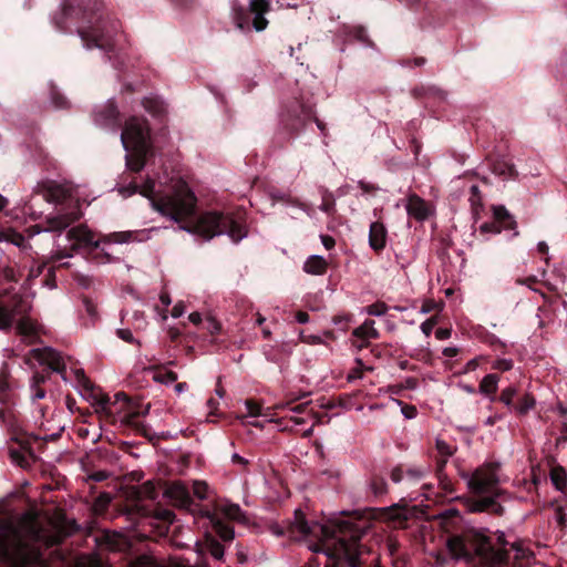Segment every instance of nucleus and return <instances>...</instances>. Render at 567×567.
Listing matches in <instances>:
<instances>
[{
    "instance_id": "1",
    "label": "nucleus",
    "mask_w": 567,
    "mask_h": 567,
    "mask_svg": "<svg viewBox=\"0 0 567 567\" xmlns=\"http://www.w3.org/2000/svg\"><path fill=\"white\" fill-rule=\"evenodd\" d=\"M140 192L151 200L152 207L163 216L171 217L179 224V228L187 233L198 235L205 239L227 234L233 243L238 244L248 235L246 212L208 210L196 216L197 197L186 183L175 186L172 194L154 196L155 182L148 178L138 187L133 183L127 188L120 189L123 195Z\"/></svg>"
},
{
    "instance_id": "2",
    "label": "nucleus",
    "mask_w": 567,
    "mask_h": 567,
    "mask_svg": "<svg viewBox=\"0 0 567 567\" xmlns=\"http://www.w3.org/2000/svg\"><path fill=\"white\" fill-rule=\"evenodd\" d=\"M365 528L357 523L338 519L331 525L318 522L309 523L300 509L289 524L291 538H315L309 548L326 555L324 567H370L371 550L361 544Z\"/></svg>"
},
{
    "instance_id": "3",
    "label": "nucleus",
    "mask_w": 567,
    "mask_h": 567,
    "mask_svg": "<svg viewBox=\"0 0 567 567\" xmlns=\"http://www.w3.org/2000/svg\"><path fill=\"white\" fill-rule=\"evenodd\" d=\"M102 0H63L61 9L52 17L59 31L71 32V24L78 23L76 32L86 49L104 51L115 68H120L116 53L121 24L104 14Z\"/></svg>"
},
{
    "instance_id": "4",
    "label": "nucleus",
    "mask_w": 567,
    "mask_h": 567,
    "mask_svg": "<svg viewBox=\"0 0 567 567\" xmlns=\"http://www.w3.org/2000/svg\"><path fill=\"white\" fill-rule=\"evenodd\" d=\"M63 540L60 532L37 519L0 523V564L3 567H47L45 551Z\"/></svg>"
},
{
    "instance_id": "5",
    "label": "nucleus",
    "mask_w": 567,
    "mask_h": 567,
    "mask_svg": "<svg viewBox=\"0 0 567 567\" xmlns=\"http://www.w3.org/2000/svg\"><path fill=\"white\" fill-rule=\"evenodd\" d=\"M499 548H495L488 536L476 528H463L450 533L446 537V548L455 560H464L467 564L476 561L487 567H504L509 564L508 542L502 534L497 538Z\"/></svg>"
},
{
    "instance_id": "6",
    "label": "nucleus",
    "mask_w": 567,
    "mask_h": 567,
    "mask_svg": "<svg viewBox=\"0 0 567 567\" xmlns=\"http://www.w3.org/2000/svg\"><path fill=\"white\" fill-rule=\"evenodd\" d=\"M121 141L128 153L125 157L127 168L134 173L141 172L145 166L146 157L153 154L147 120L130 117L123 127Z\"/></svg>"
},
{
    "instance_id": "7",
    "label": "nucleus",
    "mask_w": 567,
    "mask_h": 567,
    "mask_svg": "<svg viewBox=\"0 0 567 567\" xmlns=\"http://www.w3.org/2000/svg\"><path fill=\"white\" fill-rule=\"evenodd\" d=\"M270 10L269 0H250L247 8L236 1L231 7V16L235 25L243 32H249L251 29L261 32L268 27L269 22L265 14Z\"/></svg>"
},
{
    "instance_id": "8",
    "label": "nucleus",
    "mask_w": 567,
    "mask_h": 567,
    "mask_svg": "<svg viewBox=\"0 0 567 567\" xmlns=\"http://www.w3.org/2000/svg\"><path fill=\"white\" fill-rule=\"evenodd\" d=\"M313 116V106L301 99L287 102L280 112V126L288 138L298 135Z\"/></svg>"
},
{
    "instance_id": "9",
    "label": "nucleus",
    "mask_w": 567,
    "mask_h": 567,
    "mask_svg": "<svg viewBox=\"0 0 567 567\" xmlns=\"http://www.w3.org/2000/svg\"><path fill=\"white\" fill-rule=\"evenodd\" d=\"M135 236L133 231H115L103 237V243L124 244L132 240ZM68 239L72 243V248L76 249L81 246L97 249L101 240H95L94 234L85 226H76L71 228L66 234Z\"/></svg>"
},
{
    "instance_id": "10",
    "label": "nucleus",
    "mask_w": 567,
    "mask_h": 567,
    "mask_svg": "<svg viewBox=\"0 0 567 567\" xmlns=\"http://www.w3.org/2000/svg\"><path fill=\"white\" fill-rule=\"evenodd\" d=\"M493 221L483 223L480 226L482 234H499L502 229H516L517 223L515 217L503 205H495L492 207Z\"/></svg>"
},
{
    "instance_id": "11",
    "label": "nucleus",
    "mask_w": 567,
    "mask_h": 567,
    "mask_svg": "<svg viewBox=\"0 0 567 567\" xmlns=\"http://www.w3.org/2000/svg\"><path fill=\"white\" fill-rule=\"evenodd\" d=\"M466 508L470 513H487L495 516L504 514V507L493 496L468 498Z\"/></svg>"
},
{
    "instance_id": "12",
    "label": "nucleus",
    "mask_w": 567,
    "mask_h": 567,
    "mask_svg": "<svg viewBox=\"0 0 567 567\" xmlns=\"http://www.w3.org/2000/svg\"><path fill=\"white\" fill-rule=\"evenodd\" d=\"M498 483L497 477L492 472L476 470L467 480L468 488L476 494L491 492Z\"/></svg>"
},
{
    "instance_id": "13",
    "label": "nucleus",
    "mask_w": 567,
    "mask_h": 567,
    "mask_svg": "<svg viewBox=\"0 0 567 567\" xmlns=\"http://www.w3.org/2000/svg\"><path fill=\"white\" fill-rule=\"evenodd\" d=\"M74 375H75V379H76L79 385L82 388L84 393L87 394V396L93 400L94 404L101 405L103 409H105L106 404L110 403L109 395L97 391V388L85 375V372L83 369H76L74 371Z\"/></svg>"
},
{
    "instance_id": "14",
    "label": "nucleus",
    "mask_w": 567,
    "mask_h": 567,
    "mask_svg": "<svg viewBox=\"0 0 567 567\" xmlns=\"http://www.w3.org/2000/svg\"><path fill=\"white\" fill-rule=\"evenodd\" d=\"M32 354L39 362L48 364L52 371L60 373L63 380H66L65 364L55 350L51 348L33 349Z\"/></svg>"
},
{
    "instance_id": "15",
    "label": "nucleus",
    "mask_w": 567,
    "mask_h": 567,
    "mask_svg": "<svg viewBox=\"0 0 567 567\" xmlns=\"http://www.w3.org/2000/svg\"><path fill=\"white\" fill-rule=\"evenodd\" d=\"M116 401H123L128 409L125 415L122 419V423L135 429L141 432L144 429V425L137 421L140 416H144L148 413L150 406H147L144 411H140L133 406V403L128 395L124 392H118L115 394Z\"/></svg>"
},
{
    "instance_id": "16",
    "label": "nucleus",
    "mask_w": 567,
    "mask_h": 567,
    "mask_svg": "<svg viewBox=\"0 0 567 567\" xmlns=\"http://www.w3.org/2000/svg\"><path fill=\"white\" fill-rule=\"evenodd\" d=\"M120 112L114 102L110 101L94 114V121L97 125L112 127L120 124Z\"/></svg>"
},
{
    "instance_id": "17",
    "label": "nucleus",
    "mask_w": 567,
    "mask_h": 567,
    "mask_svg": "<svg viewBox=\"0 0 567 567\" xmlns=\"http://www.w3.org/2000/svg\"><path fill=\"white\" fill-rule=\"evenodd\" d=\"M388 230L383 223L373 221L369 229V245L371 249L380 254L386 245Z\"/></svg>"
},
{
    "instance_id": "18",
    "label": "nucleus",
    "mask_w": 567,
    "mask_h": 567,
    "mask_svg": "<svg viewBox=\"0 0 567 567\" xmlns=\"http://www.w3.org/2000/svg\"><path fill=\"white\" fill-rule=\"evenodd\" d=\"M435 447L437 451V455L435 456V473L436 475H443L449 458L455 454L457 447L440 439L436 440Z\"/></svg>"
},
{
    "instance_id": "19",
    "label": "nucleus",
    "mask_w": 567,
    "mask_h": 567,
    "mask_svg": "<svg viewBox=\"0 0 567 567\" xmlns=\"http://www.w3.org/2000/svg\"><path fill=\"white\" fill-rule=\"evenodd\" d=\"M406 212L409 216L420 221L427 219L430 215L426 202L416 194H412L409 196Z\"/></svg>"
},
{
    "instance_id": "20",
    "label": "nucleus",
    "mask_w": 567,
    "mask_h": 567,
    "mask_svg": "<svg viewBox=\"0 0 567 567\" xmlns=\"http://www.w3.org/2000/svg\"><path fill=\"white\" fill-rule=\"evenodd\" d=\"M168 496L175 501L176 505L182 508L189 509L194 504L193 497L186 486L181 483L173 484L167 489Z\"/></svg>"
},
{
    "instance_id": "21",
    "label": "nucleus",
    "mask_w": 567,
    "mask_h": 567,
    "mask_svg": "<svg viewBox=\"0 0 567 567\" xmlns=\"http://www.w3.org/2000/svg\"><path fill=\"white\" fill-rule=\"evenodd\" d=\"M43 197L51 203H63L69 197V192L62 185L49 181L41 185Z\"/></svg>"
},
{
    "instance_id": "22",
    "label": "nucleus",
    "mask_w": 567,
    "mask_h": 567,
    "mask_svg": "<svg viewBox=\"0 0 567 567\" xmlns=\"http://www.w3.org/2000/svg\"><path fill=\"white\" fill-rule=\"evenodd\" d=\"M78 219L79 216L73 213L49 216L45 219L47 227L44 229L48 231H62Z\"/></svg>"
},
{
    "instance_id": "23",
    "label": "nucleus",
    "mask_w": 567,
    "mask_h": 567,
    "mask_svg": "<svg viewBox=\"0 0 567 567\" xmlns=\"http://www.w3.org/2000/svg\"><path fill=\"white\" fill-rule=\"evenodd\" d=\"M352 334L363 342L358 346L359 349L365 348L369 346L368 339H378L379 331L374 328L373 320H365L360 327L355 328Z\"/></svg>"
},
{
    "instance_id": "24",
    "label": "nucleus",
    "mask_w": 567,
    "mask_h": 567,
    "mask_svg": "<svg viewBox=\"0 0 567 567\" xmlns=\"http://www.w3.org/2000/svg\"><path fill=\"white\" fill-rule=\"evenodd\" d=\"M499 382V375L496 373H489L485 375L478 385L480 393L492 396V401H495L494 394L497 392Z\"/></svg>"
},
{
    "instance_id": "25",
    "label": "nucleus",
    "mask_w": 567,
    "mask_h": 567,
    "mask_svg": "<svg viewBox=\"0 0 567 567\" xmlns=\"http://www.w3.org/2000/svg\"><path fill=\"white\" fill-rule=\"evenodd\" d=\"M550 481L555 488L561 493H567V471L564 466L556 464L550 468Z\"/></svg>"
},
{
    "instance_id": "26",
    "label": "nucleus",
    "mask_w": 567,
    "mask_h": 567,
    "mask_svg": "<svg viewBox=\"0 0 567 567\" xmlns=\"http://www.w3.org/2000/svg\"><path fill=\"white\" fill-rule=\"evenodd\" d=\"M200 547L202 553H209L217 560H221L224 558V546L212 535H206L205 540Z\"/></svg>"
},
{
    "instance_id": "27",
    "label": "nucleus",
    "mask_w": 567,
    "mask_h": 567,
    "mask_svg": "<svg viewBox=\"0 0 567 567\" xmlns=\"http://www.w3.org/2000/svg\"><path fill=\"white\" fill-rule=\"evenodd\" d=\"M327 260L323 257L317 255L310 256L303 265V270L311 275H323L327 271Z\"/></svg>"
},
{
    "instance_id": "28",
    "label": "nucleus",
    "mask_w": 567,
    "mask_h": 567,
    "mask_svg": "<svg viewBox=\"0 0 567 567\" xmlns=\"http://www.w3.org/2000/svg\"><path fill=\"white\" fill-rule=\"evenodd\" d=\"M493 173L504 178H514L517 175L514 164L505 161L497 159L492 166Z\"/></svg>"
},
{
    "instance_id": "29",
    "label": "nucleus",
    "mask_w": 567,
    "mask_h": 567,
    "mask_svg": "<svg viewBox=\"0 0 567 567\" xmlns=\"http://www.w3.org/2000/svg\"><path fill=\"white\" fill-rule=\"evenodd\" d=\"M536 405V400L532 393H524L516 403H514L513 409L518 415H525L530 410H533Z\"/></svg>"
},
{
    "instance_id": "30",
    "label": "nucleus",
    "mask_w": 567,
    "mask_h": 567,
    "mask_svg": "<svg viewBox=\"0 0 567 567\" xmlns=\"http://www.w3.org/2000/svg\"><path fill=\"white\" fill-rule=\"evenodd\" d=\"M143 106L146 112L155 117H161L166 112L164 102L158 97H145L143 100Z\"/></svg>"
},
{
    "instance_id": "31",
    "label": "nucleus",
    "mask_w": 567,
    "mask_h": 567,
    "mask_svg": "<svg viewBox=\"0 0 567 567\" xmlns=\"http://www.w3.org/2000/svg\"><path fill=\"white\" fill-rule=\"evenodd\" d=\"M20 312L21 311L18 309V306H16L14 309L0 306V328L10 329L14 322L17 313Z\"/></svg>"
},
{
    "instance_id": "32",
    "label": "nucleus",
    "mask_w": 567,
    "mask_h": 567,
    "mask_svg": "<svg viewBox=\"0 0 567 567\" xmlns=\"http://www.w3.org/2000/svg\"><path fill=\"white\" fill-rule=\"evenodd\" d=\"M214 530L224 542H231L235 537L234 528L219 519L214 522Z\"/></svg>"
},
{
    "instance_id": "33",
    "label": "nucleus",
    "mask_w": 567,
    "mask_h": 567,
    "mask_svg": "<svg viewBox=\"0 0 567 567\" xmlns=\"http://www.w3.org/2000/svg\"><path fill=\"white\" fill-rule=\"evenodd\" d=\"M17 330L20 334L25 337H33L37 334L35 323L29 317H22L17 322Z\"/></svg>"
},
{
    "instance_id": "34",
    "label": "nucleus",
    "mask_w": 567,
    "mask_h": 567,
    "mask_svg": "<svg viewBox=\"0 0 567 567\" xmlns=\"http://www.w3.org/2000/svg\"><path fill=\"white\" fill-rule=\"evenodd\" d=\"M27 454L28 455H25L23 452H21L19 450L10 451L11 460L13 462H16L18 465H20L21 467H27L30 465L28 457L32 458L33 461L35 460L34 453L31 447L27 449Z\"/></svg>"
},
{
    "instance_id": "35",
    "label": "nucleus",
    "mask_w": 567,
    "mask_h": 567,
    "mask_svg": "<svg viewBox=\"0 0 567 567\" xmlns=\"http://www.w3.org/2000/svg\"><path fill=\"white\" fill-rule=\"evenodd\" d=\"M50 95H51V101L53 103V105L56 107V109H66L69 106V101L66 100V97L58 90V87L55 85H51V91H50Z\"/></svg>"
},
{
    "instance_id": "36",
    "label": "nucleus",
    "mask_w": 567,
    "mask_h": 567,
    "mask_svg": "<svg viewBox=\"0 0 567 567\" xmlns=\"http://www.w3.org/2000/svg\"><path fill=\"white\" fill-rule=\"evenodd\" d=\"M319 208L328 215H333L336 213V200L331 193L324 192L322 195V203Z\"/></svg>"
},
{
    "instance_id": "37",
    "label": "nucleus",
    "mask_w": 567,
    "mask_h": 567,
    "mask_svg": "<svg viewBox=\"0 0 567 567\" xmlns=\"http://www.w3.org/2000/svg\"><path fill=\"white\" fill-rule=\"evenodd\" d=\"M517 394V390L515 386H507L505 388L501 395L498 396V401L504 403L508 408H513L514 405V398Z\"/></svg>"
},
{
    "instance_id": "38",
    "label": "nucleus",
    "mask_w": 567,
    "mask_h": 567,
    "mask_svg": "<svg viewBox=\"0 0 567 567\" xmlns=\"http://www.w3.org/2000/svg\"><path fill=\"white\" fill-rule=\"evenodd\" d=\"M350 34H352L358 41L369 45L373 47L374 43L370 40V38L367 34V30L362 25H355L350 31Z\"/></svg>"
},
{
    "instance_id": "39",
    "label": "nucleus",
    "mask_w": 567,
    "mask_h": 567,
    "mask_svg": "<svg viewBox=\"0 0 567 567\" xmlns=\"http://www.w3.org/2000/svg\"><path fill=\"white\" fill-rule=\"evenodd\" d=\"M155 380L161 383L169 384L177 380V373L172 370L164 369L156 373Z\"/></svg>"
},
{
    "instance_id": "40",
    "label": "nucleus",
    "mask_w": 567,
    "mask_h": 567,
    "mask_svg": "<svg viewBox=\"0 0 567 567\" xmlns=\"http://www.w3.org/2000/svg\"><path fill=\"white\" fill-rule=\"evenodd\" d=\"M205 329L214 337L220 333L221 323L214 317H207L205 321Z\"/></svg>"
},
{
    "instance_id": "41",
    "label": "nucleus",
    "mask_w": 567,
    "mask_h": 567,
    "mask_svg": "<svg viewBox=\"0 0 567 567\" xmlns=\"http://www.w3.org/2000/svg\"><path fill=\"white\" fill-rule=\"evenodd\" d=\"M208 492V485L203 481H195L193 484V493L199 499H206Z\"/></svg>"
},
{
    "instance_id": "42",
    "label": "nucleus",
    "mask_w": 567,
    "mask_h": 567,
    "mask_svg": "<svg viewBox=\"0 0 567 567\" xmlns=\"http://www.w3.org/2000/svg\"><path fill=\"white\" fill-rule=\"evenodd\" d=\"M112 501V497L109 493H101L96 498H95V502H94V507L96 511L99 512H103L105 511L110 503Z\"/></svg>"
},
{
    "instance_id": "43",
    "label": "nucleus",
    "mask_w": 567,
    "mask_h": 567,
    "mask_svg": "<svg viewBox=\"0 0 567 567\" xmlns=\"http://www.w3.org/2000/svg\"><path fill=\"white\" fill-rule=\"evenodd\" d=\"M388 311V306L382 301H377L367 307V312L370 316H383Z\"/></svg>"
},
{
    "instance_id": "44",
    "label": "nucleus",
    "mask_w": 567,
    "mask_h": 567,
    "mask_svg": "<svg viewBox=\"0 0 567 567\" xmlns=\"http://www.w3.org/2000/svg\"><path fill=\"white\" fill-rule=\"evenodd\" d=\"M351 320L350 315H338L332 318V322L337 326L341 331H346L348 329V324Z\"/></svg>"
},
{
    "instance_id": "45",
    "label": "nucleus",
    "mask_w": 567,
    "mask_h": 567,
    "mask_svg": "<svg viewBox=\"0 0 567 567\" xmlns=\"http://www.w3.org/2000/svg\"><path fill=\"white\" fill-rule=\"evenodd\" d=\"M374 494H383L386 489V482L380 476H374L371 482Z\"/></svg>"
},
{
    "instance_id": "46",
    "label": "nucleus",
    "mask_w": 567,
    "mask_h": 567,
    "mask_svg": "<svg viewBox=\"0 0 567 567\" xmlns=\"http://www.w3.org/2000/svg\"><path fill=\"white\" fill-rule=\"evenodd\" d=\"M436 324H437V318L431 317L427 320H425L424 322H422L421 330L426 337H430Z\"/></svg>"
},
{
    "instance_id": "47",
    "label": "nucleus",
    "mask_w": 567,
    "mask_h": 567,
    "mask_svg": "<svg viewBox=\"0 0 567 567\" xmlns=\"http://www.w3.org/2000/svg\"><path fill=\"white\" fill-rule=\"evenodd\" d=\"M436 476L439 478L442 489L445 491L446 493L452 494L454 492L453 483L447 477L445 471H443V475H436Z\"/></svg>"
},
{
    "instance_id": "48",
    "label": "nucleus",
    "mask_w": 567,
    "mask_h": 567,
    "mask_svg": "<svg viewBox=\"0 0 567 567\" xmlns=\"http://www.w3.org/2000/svg\"><path fill=\"white\" fill-rule=\"evenodd\" d=\"M493 369L501 371H509L513 368V361L507 359H497L493 365Z\"/></svg>"
},
{
    "instance_id": "49",
    "label": "nucleus",
    "mask_w": 567,
    "mask_h": 567,
    "mask_svg": "<svg viewBox=\"0 0 567 567\" xmlns=\"http://www.w3.org/2000/svg\"><path fill=\"white\" fill-rule=\"evenodd\" d=\"M247 412L250 416L260 415V405L254 400H246Z\"/></svg>"
},
{
    "instance_id": "50",
    "label": "nucleus",
    "mask_w": 567,
    "mask_h": 567,
    "mask_svg": "<svg viewBox=\"0 0 567 567\" xmlns=\"http://www.w3.org/2000/svg\"><path fill=\"white\" fill-rule=\"evenodd\" d=\"M406 475L412 482H419L424 476V471L417 467H411L406 470Z\"/></svg>"
},
{
    "instance_id": "51",
    "label": "nucleus",
    "mask_w": 567,
    "mask_h": 567,
    "mask_svg": "<svg viewBox=\"0 0 567 567\" xmlns=\"http://www.w3.org/2000/svg\"><path fill=\"white\" fill-rule=\"evenodd\" d=\"M398 2L412 11H419L423 7L422 0H398Z\"/></svg>"
},
{
    "instance_id": "52",
    "label": "nucleus",
    "mask_w": 567,
    "mask_h": 567,
    "mask_svg": "<svg viewBox=\"0 0 567 567\" xmlns=\"http://www.w3.org/2000/svg\"><path fill=\"white\" fill-rule=\"evenodd\" d=\"M116 334L120 339H122L125 342H128V343L136 342V340L134 339L133 333L130 329H118L116 331Z\"/></svg>"
},
{
    "instance_id": "53",
    "label": "nucleus",
    "mask_w": 567,
    "mask_h": 567,
    "mask_svg": "<svg viewBox=\"0 0 567 567\" xmlns=\"http://www.w3.org/2000/svg\"><path fill=\"white\" fill-rule=\"evenodd\" d=\"M48 379H49V374H43V373H40V372H35L32 375L31 384L30 385H32V386H42V384H44Z\"/></svg>"
},
{
    "instance_id": "54",
    "label": "nucleus",
    "mask_w": 567,
    "mask_h": 567,
    "mask_svg": "<svg viewBox=\"0 0 567 567\" xmlns=\"http://www.w3.org/2000/svg\"><path fill=\"white\" fill-rule=\"evenodd\" d=\"M470 202L472 203V206L481 205V190L477 185L471 186V197Z\"/></svg>"
},
{
    "instance_id": "55",
    "label": "nucleus",
    "mask_w": 567,
    "mask_h": 567,
    "mask_svg": "<svg viewBox=\"0 0 567 567\" xmlns=\"http://www.w3.org/2000/svg\"><path fill=\"white\" fill-rule=\"evenodd\" d=\"M110 474L106 471H97L87 476L89 482H103L107 480Z\"/></svg>"
},
{
    "instance_id": "56",
    "label": "nucleus",
    "mask_w": 567,
    "mask_h": 567,
    "mask_svg": "<svg viewBox=\"0 0 567 567\" xmlns=\"http://www.w3.org/2000/svg\"><path fill=\"white\" fill-rule=\"evenodd\" d=\"M425 62H426L425 58L419 56L413 60L404 59L401 61V64L404 66H422L425 64Z\"/></svg>"
},
{
    "instance_id": "57",
    "label": "nucleus",
    "mask_w": 567,
    "mask_h": 567,
    "mask_svg": "<svg viewBox=\"0 0 567 567\" xmlns=\"http://www.w3.org/2000/svg\"><path fill=\"white\" fill-rule=\"evenodd\" d=\"M404 470L402 465L395 466L391 472V480L394 483H400L403 480Z\"/></svg>"
},
{
    "instance_id": "58",
    "label": "nucleus",
    "mask_w": 567,
    "mask_h": 567,
    "mask_svg": "<svg viewBox=\"0 0 567 567\" xmlns=\"http://www.w3.org/2000/svg\"><path fill=\"white\" fill-rule=\"evenodd\" d=\"M481 359H482V358H474V359L470 360V361L465 364V367H464V369L461 371V373H470V372H472V371H475V370L478 368V365H480V361H481Z\"/></svg>"
},
{
    "instance_id": "59",
    "label": "nucleus",
    "mask_w": 567,
    "mask_h": 567,
    "mask_svg": "<svg viewBox=\"0 0 567 567\" xmlns=\"http://www.w3.org/2000/svg\"><path fill=\"white\" fill-rule=\"evenodd\" d=\"M358 186L360 187V189H362L363 193H368V194L375 193L379 189V187L377 185L367 183L364 181H360L358 183Z\"/></svg>"
},
{
    "instance_id": "60",
    "label": "nucleus",
    "mask_w": 567,
    "mask_h": 567,
    "mask_svg": "<svg viewBox=\"0 0 567 567\" xmlns=\"http://www.w3.org/2000/svg\"><path fill=\"white\" fill-rule=\"evenodd\" d=\"M30 389H31V398L33 401L35 400H41V399H44L45 398V390L42 388V386H32L30 385Z\"/></svg>"
},
{
    "instance_id": "61",
    "label": "nucleus",
    "mask_w": 567,
    "mask_h": 567,
    "mask_svg": "<svg viewBox=\"0 0 567 567\" xmlns=\"http://www.w3.org/2000/svg\"><path fill=\"white\" fill-rule=\"evenodd\" d=\"M83 305H84L85 311L89 313V316L92 318H95L96 317L95 305L89 298L83 299Z\"/></svg>"
},
{
    "instance_id": "62",
    "label": "nucleus",
    "mask_w": 567,
    "mask_h": 567,
    "mask_svg": "<svg viewBox=\"0 0 567 567\" xmlns=\"http://www.w3.org/2000/svg\"><path fill=\"white\" fill-rule=\"evenodd\" d=\"M402 413L404 414L405 417L412 419L416 416L417 411L415 406L405 404L402 408Z\"/></svg>"
},
{
    "instance_id": "63",
    "label": "nucleus",
    "mask_w": 567,
    "mask_h": 567,
    "mask_svg": "<svg viewBox=\"0 0 567 567\" xmlns=\"http://www.w3.org/2000/svg\"><path fill=\"white\" fill-rule=\"evenodd\" d=\"M185 312V305L183 302L176 303L172 309V317L179 318Z\"/></svg>"
},
{
    "instance_id": "64",
    "label": "nucleus",
    "mask_w": 567,
    "mask_h": 567,
    "mask_svg": "<svg viewBox=\"0 0 567 567\" xmlns=\"http://www.w3.org/2000/svg\"><path fill=\"white\" fill-rule=\"evenodd\" d=\"M240 513H241V511H240V507L238 505H230V506H228V508L226 511L227 516H229L233 519L238 518Z\"/></svg>"
}]
</instances>
